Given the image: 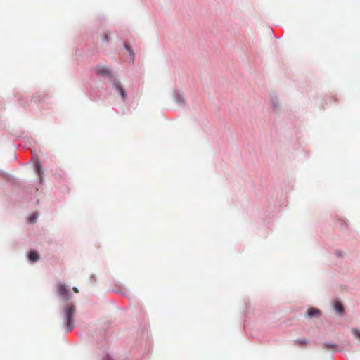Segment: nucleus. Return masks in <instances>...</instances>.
I'll use <instances>...</instances> for the list:
<instances>
[{"label": "nucleus", "instance_id": "f257e3e1", "mask_svg": "<svg viewBox=\"0 0 360 360\" xmlns=\"http://www.w3.org/2000/svg\"><path fill=\"white\" fill-rule=\"evenodd\" d=\"M75 306L72 303H68L63 311V326L67 332L71 331L74 328V314Z\"/></svg>", "mask_w": 360, "mask_h": 360}, {"label": "nucleus", "instance_id": "f03ea898", "mask_svg": "<svg viewBox=\"0 0 360 360\" xmlns=\"http://www.w3.org/2000/svg\"><path fill=\"white\" fill-rule=\"evenodd\" d=\"M58 293L62 297L64 301H68L70 298V292L67 288V286L64 283H60L57 288Z\"/></svg>", "mask_w": 360, "mask_h": 360}, {"label": "nucleus", "instance_id": "7ed1b4c3", "mask_svg": "<svg viewBox=\"0 0 360 360\" xmlns=\"http://www.w3.org/2000/svg\"><path fill=\"white\" fill-rule=\"evenodd\" d=\"M96 74L99 75H109V69L103 65H97L96 68Z\"/></svg>", "mask_w": 360, "mask_h": 360}, {"label": "nucleus", "instance_id": "20e7f679", "mask_svg": "<svg viewBox=\"0 0 360 360\" xmlns=\"http://www.w3.org/2000/svg\"><path fill=\"white\" fill-rule=\"evenodd\" d=\"M114 87L120 94L122 99L125 100L127 98V93L125 90L122 88L121 84L120 82H115L114 84Z\"/></svg>", "mask_w": 360, "mask_h": 360}, {"label": "nucleus", "instance_id": "39448f33", "mask_svg": "<svg viewBox=\"0 0 360 360\" xmlns=\"http://www.w3.org/2000/svg\"><path fill=\"white\" fill-rule=\"evenodd\" d=\"M309 318L319 317L321 315V311L315 308H310L307 311Z\"/></svg>", "mask_w": 360, "mask_h": 360}, {"label": "nucleus", "instance_id": "423d86ee", "mask_svg": "<svg viewBox=\"0 0 360 360\" xmlns=\"http://www.w3.org/2000/svg\"><path fill=\"white\" fill-rule=\"evenodd\" d=\"M29 259L32 262H37L39 259V255L36 251H31L29 254Z\"/></svg>", "mask_w": 360, "mask_h": 360}, {"label": "nucleus", "instance_id": "0eeeda50", "mask_svg": "<svg viewBox=\"0 0 360 360\" xmlns=\"http://www.w3.org/2000/svg\"><path fill=\"white\" fill-rule=\"evenodd\" d=\"M335 309L336 311H338L340 314H342L343 313L344 307H343L342 304H341V302H337L335 304Z\"/></svg>", "mask_w": 360, "mask_h": 360}, {"label": "nucleus", "instance_id": "6e6552de", "mask_svg": "<svg viewBox=\"0 0 360 360\" xmlns=\"http://www.w3.org/2000/svg\"><path fill=\"white\" fill-rule=\"evenodd\" d=\"M295 342L299 345H305L309 342V340L307 339H297L295 340Z\"/></svg>", "mask_w": 360, "mask_h": 360}, {"label": "nucleus", "instance_id": "1a4fd4ad", "mask_svg": "<svg viewBox=\"0 0 360 360\" xmlns=\"http://www.w3.org/2000/svg\"><path fill=\"white\" fill-rule=\"evenodd\" d=\"M352 333L356 338L360 340V330L352 328Z\"/></svg>", "mask_w": 360, "mask_h": 360}, {"label": "nucleus", "instance_id": "9d476101", "mask_svg": "<svg viewBox=\"0 0 360 360\" xmlns=\"http://www.w3.org/2000/svg\"><path fill=\"white\" fill-rule=\"evenodd\" d=\"M37 216L33 214L29 217V219L31 222H34L36 221Z\"/></svg>", "mask_w": 360, "mask_h": 360}, {"label": "nucleus", "instance_id": "9b49d317", "mask_svg": "<svg viewBox=\"0 0 360 360\" xmlns=\"http://www.w3.org/2000/svg\"><path fill=\"white\" fill-rule=\"evenodd\" d=\"M323 346L324 348H327V349L328 348H333L335 347L334 345H330V344H327V343H324L323 345Z\"/></svg>", "mask_w": 360, "mask_h": 360}, {"label": "nucleus", "instance_id": "f8f14e48", "mask_svg": "<svg viewBox=\"0 0 360 360\" xmlns=\"http://www.w3.org/2000/svg\"><path fill=\"white\" fill-rule=\"evenodd\" d=\"M103 41L105 42H108L109 41V37H108V34H105V36L103 37Z\"/></svg>", "mask_w": 360, "mask_h": 360}, {"label": "nucleus", "instance_id": "ddd939ff", "mask_svg": "<svg viewBox=\"0 0 360 360\" xmlns=\"http://www.w3.org/2000/svg\"><path fill=\"white\" fill-rule=\"evenodd\" d=\"M73 291L76 293H77L79 292L78 289L76 288V287H74L73 288Z\"/></svg>", "mask_w": 360, "mask_h": 360}, {"label": "nucleus", "instance_id": "4468645a", "mask_svg": "<svg viewBox=\"0 0 360 360\" xmlns=\"http://www.w3.org/2000/svg\"><path fill=\"white\" fill-rule=\"evenodd\" d=\"M103 360H112L110 357H105L103 359Z\"/></svg>", "mask_w": 360, "mask_h": 360}, {"label": "nucleus", "instance_id": "2eb2a0df", "mask_svg": "<svg viewBox=\"0 0 360 360\" xmlns=\"http://www.w3.org/2000/svg\"><path fill=\"white\" fill-rule=\"evenodd\" d=\"M126 48H127L128 51H130V48L128 46L126 45Z\"/></svg>", "mask_w": 360, "mask_h": 360}]
</instances>
